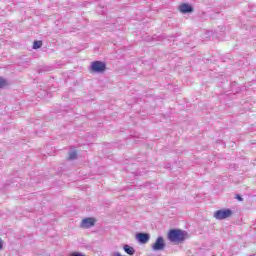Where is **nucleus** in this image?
<instances>
[{
    "mask_svg": "<svg viewBox=\"0 0 256 256\" xmlns=\"http://www.w3.org/2000/svg\"><path fill=\"white\" fill-rule=\"evenodd\" d=\"M187 231L179 229H171L168 232V240L171 243H183L187 239Z\"/></svg>",
    "mask_w": 256,
    "mask_h": 256,
    "instance_id": "nucleus-1",
    "label": "nucleus"
},
{
    "mask_svg": "<svg viewBox=\"0 0 256 256\" xmlns=\"http://www.w3.org/2000/svg\"><path fill=\"white\" fill-rule=\"evenodd\" d=\"M107 71V63L96 60L91 63L90 73H105Z\"/></svg>",
    "mask_w": 256,
    "mask_h": 256,
    "instance_id": "nucleus-2",
    "label": "nucleus"
},
{
    "mask_svg": "<svg viewBox=\"0 0 256 256\" xmlns=\"http://www.w3.org/2000/svg\"><path fill=\"white\" fill-rule=\"evenodd\" d=\"M233 215V210L231 209H220L214 212V217L218 221H223V219H229Z\"/></svg>",
    "mask_w": 256,
    "mask_h": 256,
    "instance_id": "nucleus-3",
    "label": "nucleus"
},
{
    "mask_svg": "<svg viewBox=\"0 0 256 256\" xmlns=\"http://www.w3.org/2000/svg\"><path fill=\"white\" fill-rule=\"evenodd\" d=\"M165 238L159 236L156 241L151 245L152 251H163L165 249Z\"/></svg>",
    "mask_w": 256,
    "mask_h": 256,
    "instance_id": "nucleus-4",
    "label": "nucleus"
},
{
    "mask_svg": "<svg viewBox=\"0 0 256 256\" xmlns=\"http://www.w3.org/2000/svg\"><path fill=\"white\" fill-rule=\"evenodd\" d=\"M95 223H97V220L93 217L84 218L81 221L80 227L82 229H91V227H95Z\"/></svg>",
    "mask_w": 256,
    "mask_h": 256,
    "instance_id": "nucleus-5",
    "label": "nucleus"
},
{
    "mask_svg": "<svg viewBox=\"0 0 256 256\" xmlns=\"http://www.w3.org/2000/svg\"><path fill=\"white\" fill-rule=\"evenodd\" d=\"M136 239L139 243H141L142 245H145V243H149V239H151V235H149V233L139 232L136 234Z\"/></svg>",
    "mask_w": 256,
    "mask_h": 256,
    "instance_id": "nucleus-6",
    "label": "nucleus"
},
{
    "mask_svg": "<svg viewBox=\"0 0 256 256\" xmlns=\"http://www.w3.org/2000/svg\"><path fill=\"white\" fill-rule=\"evenodd\" d=\"M179 11H180V13L187 15V13H193L194 9L191 4L184 3L179 6Z\"/></svg>",
    "mask_w": 256,
    "mask_h": 256,
    "instance_id": "nucleus-7",
    "label": "nucleus"
},
{
    "mask_svg": "<svg viewBox=\"0 0 256 256\" xmlns=\"http://www.w3.org/2000/svg\"><path fill=\"white\" fill-rule=\"evenodd\" d=\"M123 249L127 255H135V248L129 246L128 244H125L123 246Z\"/></svg>",
    "mask_w": 256,
    "mask_h": 256,
    "instance_id": "nucleus-8",
    "label": "nucleus"
},
{
    "mask_svg": "<svg viewBox=\"0 0 256 256\" xmlns=\"http://www.w3.org/2000/svg\"><path fill=\"white\" fill-rule=\"evenodd\" d=\"M43 47V41L35 40L33 43V49H41Z\"/></svg>",
    "mask_w": 256,
    "mask_h": 256,
    "instance_id": "nucleus-9",
    "label": "nucleus"
},
{
    "mask_svg": "<svg viewBox=\"0 0 256 256\" xmlns=\"http://www.w3.org/2000/svg\"><path fill=\"white\" fill-rule=\"evenodd\" d=\"M75 159H77V151L69 152V160L70 161H75Z\"/></svg>",
    "mask_w": 256,
    "mask_h": 256,
    "instance_id": "nucleus-10",
    "label": "nucleus"
},
{
    "mask_svg": "<svg viewBox=\"0 0 256 256\" xmlns=\"http://www.w3.org/2000/svg\"><path fill=\"white\" fill-rule=\"evenodd\" d=\"M7 85V80L5 78L0 77V89H3Z\"/></svg>",
    "mask_w": 256,
    "mask_h": 256,
    "instance_id": "nucleus-11",
    "label": "nucleus"
},
{
    "mask_svg": "<svg viewBox=\"0 0 256 256\" xmlns=\"http://www.w3.org/2000/svg\"><path fill=\"white\" fill-rule=\"evenodd\" d=\"M3 245H5V242L0 238V251H3Z\"/></svg>",
    "mask_w": 256,
    "mask_h": 256,
    "instance_id": "nucleus-12",
    "label": "nucleus"
},
{
    "mask_svg": "<svg viewBox=\"0 0 256 256\" xmlns=\"http://www.w3.org/2000/svg\"><path fill=\"white\" fill-rule=\"evenodd\" d=\"M236 199H237L238 201H243V197H241V195H239V194L236 195Z\"/></svg>",
    "mask_w": 256,
    "mask_h": 256,
    "instance_id": "nucleus-13",
    "label": "nucleus"
},
{
    "mask_svg": "<svg viewBox=\"0 0 256 256\" xmlns=\"http://www.w3.org/2000/svg\"><path fill=\"white\" fill-rule=\"evenodd\" d=\"M114 256H123V255H121V253H119V252H116V253H114Z\"/></svg>",
    "mask_w": 256,
    "mask_h": 256,
    "instance_id": "nucleus-14",
    "label": "nucleus"
}]
</instances>
